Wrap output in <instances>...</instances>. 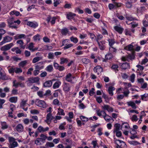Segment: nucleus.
<instances>
[{
  "label": "nucleus",
  "instance_id": "61",
  "mask_svg": "<svg viewBox=\"0 0 148 148\" xmlns=\"http://www.w3.org/2000/svg\"><path fill=\"white\" fill-rule=\"evenodd\" d=\"M60 2V0H54V6L56 7L59 4Z\"/></svg>",
  "mask_w": 148,
  "mask_h": 148
},
{
  "label": "nucleus",
  "instance_id": "28",
  "mask_svg": "<svg viewBox=\"0 0 148 148\" xmlns=\"http://www.w3.org/2000/svg\"><path fill=\"white\" fill-rule=\"evenodd\" d=\"M1 128L3 130L6 129L8 128V126L5 122H1Z\"/></svg>",
  "mask_w": 148,
  "mask_h": 148
},
{
  "label": "nucleus",
  "instance_id": "63",
  "mask_svg": "<svg viewBox=\"0 0 148 148\" xmlns=\"http://www.w3.org/2000/svg\"><path fill=\"white\" fill-rule=\"evenodd\" d=\"M96 101L99 103H100L102 102V101L101 97H96Z\"/></svg>",
  "mask_w": 148,
  "mask_h": 148
},
{
  "label": "nucleus",
  "instance_id": "22",
  "mask_svg": "<svg viewBox=\"0 0 148 148\" xmlns=\"http://www.w3.org/2000/svg\"><path fill=\"white\" fill-rule=\"evenodd\" d=\"M71 73H69L66 76V80L68 82L72 83V80L71 78Z\"/></svg>",
  "mask_w": 148,
  "mask_h": 148
},
{
  "label": "nucleus",
  "instance_id": "52",
  "mask_svg": "<svg viewBox=\"0 0 148 148\" xmlns=\"http://www.w3.org/2000/svg\"><path fill=\"white\" fill-rule=\"evenodd\" d=\"M80 118L82 121H87L88 120V118L83 116H81Z\"/></svg>",
  "mask_w": 148,
  "mask_h": 148
},
{
  "label": "nucleus",
  "instance_id": "57",
  "mask_svg": "<svg viewBox=\"0 0 148 148\" xmlns=\"http://www.w3.org/2000/svg\"><path fill=\"white\" fill-rule=\"evenodd\" d=\"M72 125H69V130L67 131V133L68 134H72V132L71 130L72 129Z\"/></svg>",
  "mask_w": 148,
  "mask_h": 148
},
{
  "label": "nucleus",
  "instance_id": "6",
  "mask_svg": "<svg viewBox=\"0 0 148 148\" xmlns=\"http://www.w3.org/2000/svg\"><path fill=\"white\" fill-rule=\"evenodd\" d=\"M12 40V38L9 36H5L3 38V40L0 42V45H2L5 43L10 42Z\"/></svg>",
  "mask_w": 148,
  "mask_h": 148
},
{
  "label": "nucleus",
  "instance_id": "11",
  "mask_svg": "<svg viewBox=\"0 0 148 148\" xmlns=\"http://www.w3.org/2000/svg\"><path fill=\"white\" fill-rule=\"evenodd\" d=\"M121 127V125L118 123H116L114 125V128L113 131L114 133H115V132L119 131Z\"/></svg>",
  "mask_w": 148,
  "mask_h": 148
},
{
  "label": "nucleus",
  "instance_id": "17",
  "mask_svg": "<svg viewBox=\"0 0 148 148\" xmlns=\"http://www.w3.org/2000/svg\"><path fill=\"white\" fill-rule=\"evenodd\" d=\"M18 144L17 142H12L8 144L9 148H14L18 146Z\"/></svg>",
  "mask_w": 148,
  "mask_h": 148
},
{
  "label": "nucleus",
  "instance_id": "45",
  "mask_svg": "<svg viewBox=\"0 0 148 148\" xmlns=\"http://www.w3.org/2000/svg\"><path fill=\"white\" fill-rule=\"evenodd\" d=\"M112 57V55L111 53H109L105 55V58L107 60H110Z\"/></svg>",
  "mask_w": 148,
  "mask_h": 148
},
{
  "label": "nucleus",
  "instance_id": "32",
  "mask_svg": "<svg viewBox=\"0 0 148 148\" xmlns=\"http://www.w3.org/2000/svg\"><path fill=\"white\" fill-rule=\"evenodd\" d=\"M27 63V60H25L23 61H22L21 62L18 64V65L20 67H24V66H25L26 65Z\"/></svg>",
  "mask_w": 148,
  "mask_h": 148
},
{
  "label": "nucleus",
  "instance_id": "19",
  "mask_svg": "<svg viewBox=\"0 0 148 148\" xmlns=\"http://www.w3.org/2000/svg\"><path fill=\"white\" fill-rule=\"evenodd\" d=\"M115 88L112 86H110L109 87L108 89V91L109 94L111 96L113 95V91L114 90Z\"/></svg>",
  "mask_w": 148,
  "mask_h": 148
},
{
  "label": "nucleus",
  "instance_id": "26",
  "mask_svg": "<svg viewBox=\"0 0 148 148\" xmlns=\"http://www.w3.org/2000/svg\"><path fill=\"white\" fill-rule=\"evenodd\" d=\"M61 84V82L60 81L56 82L53 84V87L54 89H56L58 88Z\"/></svg>",
  "mask_w": 148,
  "mask_h": 148
},
{
  "label": "nucleus",
  "instance_id": "15",
  "mask_svg": "<svg viewBox=\"0 0 148 148\" xmlns=\"http://www.w3.org/2000/svg\"><path fill=\"white\" fill-rule=\"evenodd\" d=\"M49 129V128L48 127H47L45 128H44L40 126L37 129L40 132H45L47 131Z\"/></svg>",
  "mask_w": 148,
  "mask_h": 148
},
{
  "label": "nucleus",
  "instance_id": "39",
  "mask_svg": "<svg viewBox=\"0 0 148 148\" xmlns=\"http://www.w3.org/2000/svg\"><path fill=\"white\" fill-rule=\"evenodd\" d=\"M103 117L105 120L108 122L110 120L112 119V118L108 114L106 115V116H103Z\"/></svg>",
  "mask_w": 148,
  "mask_h": 148
},
{
  "label": "nucleus",
  "instance_id": "37",
  "mask_svg": "<svg viewBox=\"0 0 148 148\" xmlns=\"http://www.w3.org/2000/svg\"><path fill=\"white\" fill-rule=\"evenodd\" d=\"M129 127H130L129 124L126 122L123 123L121 126V128L122 127H125L126 129L128 128Z\"/></svg>",
  "mask_w": 148,
  "mask_h": 148
},
{
  "label": "nucleus",
  "instance_id": "5",
  "mask_svg": "<svg viewBox=\"0 0 148 148\" xmlns=\"http://www.w3.org/2000/svg\"><path fill=\"white\" fill-rule=\"evenodd\" d=\"M13 45V44L12 43H10L0 48V50L1 51H8L10 49Z\"/></svg>",
  "mask_w": 148,
  "mask_h": 148
},
{
  "label": "nucleus",
  "instance_id": "51",
  "mask_svg": "<svg viewBox=\"0 0 148 148\" xmlns=\"http://www.w3.org/2000/svg\"><path fill=\"white\" fill-rule=\"evenodd\" d=\"M8 139L9 143H12V142H15V139L12 137L9 136Z\"/></svg>",
  "mask_w": 148,
  "mask_h": 148
},
{
  "label": "nucleus",
  "instance_id": "36",
  "mask_svg": "<svg viewBox=\"0 0 148 148\" xmlns=\"http://www.w3.org/2000/svg\"><path fill=\"white\" fill-rule=\"evenodd\" d=\"M141 99L142 100L147 101L148 99V94H145L144 95H141Z\"/></svg>",
  "mask_w": 148,
  "mask_h": 148
},
{
  "label": "nucleus",
  "instance_id": "23",
  "mask_svg": "<svg viewBox=\"0 0 148 148\" xmlns=\"http://www.w3.org/2000/svg\"><path fill=\"white\" fill-rule=\"evenodd\" d=\"M76 14L71 12H68L66 14V18H73L76 16Z\"/></svg>",
  "mask_w": 148,
  "mask_h": 148
},
{
  "label": "nucleus",
  "instance_id": "21",
  "mask_svg": "<svg viewBox=\"0 0 148 148\" xmlns=\"http://www.w3.org/2000/svg\"><path fill=\"white\" fill-rule=\"evenodd\" d=\"M114 28L115 30L120 34H121L123 30V28L117 26H114Z\"/></svg>",
  "mask_w": 148,
  "mask_h": 148
},
{
  "label": "nucleus",
  "instance_id": "14",
  "mask_svg": "<svg viewBox=\"0 0 148 148\" xmlns=\"http://www.w3.org/2000/svg\"><path fill=\"white\" fill-rule=\"evenodd\" d=\"M102 108L104 110H106L109 112H112L113 111V108L110 107L108 105H104L102 106Z\"/></svg>",
  "mask_w": 148,
  "mask_h": 148
},
{
  "label": "nucleus",
  "instance_id": "30",
  "mask_svg": "<svg viewBox=\"0 0 148 148\" xmlns=\"http://www.w3.org/2000/svg\"><path fill=\"white\" fill-rule=\"evenodd\" d=\"M45 70L49 72H51L53 70V68L52 65H48L46 68Z\"/></svg>",
  "mask_w": 148,
  "mask_h": 148
},
{
  "label": "nucleus",
  "instance_id": "34",
  "mask_svg": "<svg viewBox=\"0 0 148 148\" xmlns=\"http://www.w3.org/2000/svg\"><path fill=\"white\" fill-rule=\"evenodd\" d=\"M68 61V59L64 58H60V64H62L65 63H67Z\"/></svg>",
  "mask_w": 148,
  "mask_h": 148
},
{
  "label": "nucleus",
  "instance_id": "64",
  "mask_svg": "<svg viewBox=\"0 0 148 148\" xmlns=\"http://www.w3.org/2000/svg\"><path fill=\"white\" fill-rule=\"evenodd\" d=\"M115 133L116 136L118 137H120L122 136L121 132L120 131L115 132Z\"/></svg>",
  "mask_w": 148,
  "mask_h": 148
},
{
  "label": "nucleus",
  "instance_id": "60",
  "mask_svg": "<svg viewBox=\"0 0 148 148\" xmlns=\"http://www.w3.org/2000/svg\"><path fill=\"white\" fill-rule=\"evenodd\" d=\"M5 102L4 99H0V109L3 108L2 105Z\"/></svg>",
  "mask_w": 148,
  "mask_h": 148
},
{
  "label": "nucleus",
  "instance_id": "13",
  "mask_svg": "<svg viewBox=\"0 0 148 148\" xmlns=\"http://www.w3.org/2000/svg\"><path fill=\"white\" fill-rule=\"evenodd\" d=\"M146 10L144 6H142L138 8L137 9V13L140 14H142Z\"/></svg>",
  "mask_w": 148,
  "mask_h": 148
},
{
  "label": "nucleus",
  "instance_id": "35",
  "mask_svg": "<svg viewBox=\"0 0 148 148\" xmlns=\"http://www.w3.org/2000/svg\"><path fill=\"white\" fill-rule=\"evenodd\" d=\"M128 142L130 145H136L140 144L139 142L136 141H129Z\"/></svg>",
  "mask_w": 148,
  "mask_h": 148
},
{
  "label": "nucleus",
  "instance_id": "20",
  "mask_svg": "<svg viewBox=\"0 0 148 148\" xmlns=\"http://www.w3.org/2000/svg\"><path fill=\"white\" fill-rule=\"evenodd\" d=\"M16 130L18 132H23V127L21 124H19L16 127Z\"/></svg>",
  "mask_w": 148,
  "mask_h": 148
},
{
  "label": "nucleus",
  "instance_id": "54",
  "mask_svg": "<svg viewBox=\"0 0 148 148\" xmlns=\"http://www.w3.org/2000/svg\"><path fill=\"white\" fill-rule=\"evenodd\" d=\"M43 67L44 66H40L38 65H35V69L40 71V70L42 69L43 68Z\"/></svg>",
  "mask_w": 148,
  "mask_h": 148
},
{
  "label": "nucleus",
  "instance_id": "43",
  "mask_svg": "<svg viewBox=\"0 0 148 148\" xmlns=\"http://www.w3.org/2000/svg\"><path fill=\"white\" fill-rule=\"evenodd\" d=\"M133 46L131 45H130L126 46L125 47V49L129 51H132L133 49Z\"/></svg>",
  "mask_w": 148,
  "mask_h": 148
},
{
  "label": "nucleus",
  "instance_id": "41",
  "mask_svg": "<svg viewBox=\"0 0 148 148\" xmlns=\"http://www.w3.org/2000/svg\"><path fill=\"white\" fill-rule=\"evenodd\" d=\"M109 51L111 53H115L116 52L117 49L113 47V46H111L109 47Z\"/></svg>",
  "mask_w": 148,
  "mask_h": 148
},
{
  "label": "nucleus",
  "instance_id": "12",
  "mask_svg": "<svg viewBox=\"0 0 148 148\" xmlns=\"http://www.w3.org/2000/svg\"><path fill=\"white\" fill-rule=\"evenodd\" d=\"M64 90L66 92H68L70 90V89L69 84V83L65 82L64 83Z\"/></svg>",
  "mask_w": 148,
  "mask_h": 148
},
{
  "label": "nucleus",
  "instance_id": "9",
  "mask_svg": "<svg viewBox=\"0 0 148 148\" xmlns=\"http://www.w3.org/2000/svg\"><path fill=\"white\" fill-rule=\"evenodd\" d=\"M27 25L29 26L34 28H35L38 26V23L35 21H27Z\"/></svg>",
  "mask_w": 148,
  "mask_h": 148
},
{
  "label": "nucleus",
  "instance_id": "29",
  "mask_svg": "<svg viewBox=\"0 0 148 148\" xmlns=\"http://www.w3.org/2000/svg\"><path fill=\"white\" fill-rule=\"evenodd\" d=\"M128 105L129 106H131L132 108L134 109L136 108V107L135 103L132 101L127 102Z\"/></svg>",
  "mask_w": 148,
  "mask_h": 148
},
{
  "label": "nucleus",
  "instance_id": "10",
  "mask_svg": "<svg viewBox=\"0 0 148 148\" xmlns=\"http://www.w3.org/2000/svg\"><path fill=\"white\" fill-rule=\"evenodd\" d=\"M103 69L99 66H98L95 67L93 69V70L95 73H97L98 75L103 71Z\"/></svg>",
  "mask_w": 148,
  "mask_h": 148
},
{
  "label": "nucleus",
  "instance_id": "24",
  "mask_svg": "<svg viewBox=\"0 0 148 148\" xmlns=\"http://www.w3.org/2000/svg\"><path fill=\"white\" fill-rule=\"evenodd\" d=\"M42 57H37L34 58L32 60V62L35 63L39 61L40 60H42Z\"/></svg>",
  "mask_w": 148,
  "mask_h": 148
},
{
  "label": "nucleus",
  "instance_id": "53",
  "mask_svg": "<svg viewBox=\"0 0 148 148\" xmlns=\"http://www.w3.org/2000/svg\"><path fill=\"white\" fill-rule=\"evenodd\" d=\"M31 113L32 114H37L39 113V112L36 109L32 110L30 111Z\"/></svg>",
  "mask_w": 148,
  "mask_h": 148
},
{
  "label": "nucleus",
  "instance_id": "46",
  "mask_svg": "<svg viewBox=\"0 0 148 148\" xmlns=\"http://www.w3.org/2000/svg\"><path fill=\"white\" fill-rule=\"evenodd\" d=\"M22 72V70L20 68L15 67V72L16 73H19Z\"/></svg>",
  "mask_w": 148,
  "mask_h": 148
},
{
  "label": "nucleus",
  "instance_id": "1",
  "mask_svg": "<svg viewBox=\"0 0 148 148\" xmlns=\"http://www.w3.org/2000/svg\"><path fill=\"white\" fill-rule=\"evenodd\" d=\"M8 26L10 28H12L17 29V27L16 23H17V24H19L21 22L19 20L17 21H14L12 19H8L7 20Z\"/></svg>",
  "mask_w": 148,
  "mask_h": 148
},
{
  "label": "nucleus",
  "instance_id": "62",
  "mask_svg": "<svg viewBox=\"0 0 148 148\" xmlns=\"http://www.w3.org/2000/svg\"><path fill=\"white\" fill-rule=\"evenodd\" d=\"M33 70V69L32 68H31L29 69L27 71V75H32V72Z\"/></svg>",
  "mask_w": 148,
  "mask_h": 148
},
{
  "label": "nucleus",
  "instance_id": "42",
  "mask_svg": "<svg viewBox=\"0 0 148 148\" xmlns=\"http://www.w3.org/2000/svg\"><path fill=\"white\" fill-rule=\"evenodd\" d=\"M70 39L71 41L75 43H77L78 41V39L77 38L74 37L73 36L71 37Z\"/></svg>",
  "mask_w": 148,
  "mask_h": 148
},
{
  "label": "nucleus",
  "instance_id": "2",
  "mask_svg": "<svg viewBox=\"0 0 148 148\" xmlns=\"http://www.w3.org/2000/svg\"><path fill=\"white\" fill-rule=\"evenodd\" d=\"M39 80L40 78L38 77H29L28 78L27 80V82H28L27 85L28 86H30L31 85V84L36 83L39 84Z\"/></svg>",
  "mask_w": 148,
  "mask_h": 148
},
{
  "label": "nucleus",
  "instance_id": "40",
  "mask_svg": "<svg viewBox=\"0 0 148 148\" xmlns=\"http://www.w3.org/2000/svg\"><path fill=\"white\" fill-rule=\"evenodd\" d=\"M118 67L119 66L117 65L113 64L111 68L115 70V72L116 73L117 72L119 71V70L118 69Z\"/></svg>",
  "mask_w": 148,
  "mask_h": 148
},
{
  "label": "nucleus",
  "instance_id": "38",
  "mask_svg": "<svg viewBox=\"0 0 148 148\" xmlns=\"http://www.w3.org/2000/svg\"><path fill=\"white\" fill-rule=\"evenodd\" d=\"M20 12H19L16 11H11L10 12V14L11 15H15L16 16H18L20 15Z\"/></svg>",
  "mask_w": 148,
  "mask_h": 148
},
{
  "label": "nucleus",
  "instance_id": "48",
  "mask_svg": "<svg viewBox=\"0 0 148 148\" xmlns=\"http://www.w3.org/2000/svg\"><path fill=\"white\" fill-rule=\"evenodd\" d=\"M103 37L101 34H99L97 36V38L95 39L97 42H99V40H101Z\"/></svg>",
  "mask_w": 148,
  "mask_h": 148
},
{
  "label": "nucleus",
  "instance_id": "8",
  "mask_svg": "<svg viewBox=\"0 0 148 148\" xmlns=\"http://www.w3.org/2000/svg\"><path fill=\"white\" fill-rule=\"evenodd\" d=\"M53 65L56 69L60 71H63L65 69V68L64 66L60 65L57 63L54 62Z\"/></svg>",
  "mask_w": 148,
  "mask_h": 148
},
{
  "label": "nucleus",
  "instance_id": "59",
  "mask_svg": "<svg viewBox=\"0 0 148 148\" xmlns=\"http://www.w3.org/2000/svg\"><path fill=\"white\" fill-rule=\"evenodd\" d=\"M0 79L3 80H5L6 79L5 76L4 74L0 72Z\"/></svg>",
  "mask_w": 148,
  "mask_h": 148
},
{
  "label": "nucleus",
  "instance_id": "18",
  "mask_svg": "<svg viewBox=\"0 0 148 148\" xmlns=\"http://www.w3.org/2000/svg\"><path fill=\"white\" fill-rule=\"evenodd\" d=\"M122 69L125 70L127 68H130V66L129 63L126 62L123 63L121 65Z\"/></svg>",
  "mask_w": 148,
  "mask_h": 148
},
{
  "label": "nucleus",
  "instance_id": "27",
  "mask_svg": "<svg viewBox=\"0 0 148 148\" xmlns=\"http://www.w3.org/2000/svg\"><path fill=\"white\" fill-rule=\"evenodd\" d=\"M17 100V97H11L9 99V101L11 103H16Z\"/></svg>",
  "mask_w": 148,
  "mask_h": 148
},
{
  "label": "nucleus",
  "instance_id": "7",
  "mask_svg": "<svg viewBox=\"0 0 148 148\" xmlns=\"http://www.w3.org/2000/svg\"><path fill=\"white\" fill-rule=\"evenodd\" d=\"M99 45V47L101 50H104L106 47L105 45L106 42L104 40H102L100 42H97Z\"/></svg>",
  "mask_w": 148,
  "mask_h": 148
},
{
  "label": "nucleus",
  "instance_id": "47",
  "mask_svg": "<svg viewBox=\"0 0 148 148\" xmlns=\"http://www.w3.org/2000/svg\"><path fill=\"white\" fill-rule=\"evenodd\" d=\"M45 146L47 147H54V145L52 143L47 142L45 145Z\"/></svg>",
  "mask_w": 148,
  "mask_h": 148
},
{
  "label": "nucleus",
  "instance_id": "4",
  "mask_svg": "<svg viewBox=\"0 0 148 148\" xmlns=\"http://www.w3.org/2000/svg\"><path fill=\"white\" fill-rule=\"evenodd\" d=\"M134 53L135 52L132 51V54H129L126 57L123 56L121 58L122 60L124 61H129L130 60L134 59L135 58Z\"/></svg>",
  "mask_w": 148,
  "mask_h": 148
},
{
  "label": "nucleus",
  "instance_id": "56",
  "mask_svg": "<svg viewBox=\"0 0 148 148\" xmlns=\"http://www.w3.org/2000/svg\"><path fill=\"white\" fill-rule=\"evenodd\" d=\"M11 95H15L18 94V90L16 89H15L13 88V90H12L11 92Z\"/></svg>",
  "mask_w": 148,
  "mask_h": 148
},
{
  "label": "nucleus",
  "instance_id": "25",
  "mask_svg": "<svg viewBox=\"0 0 148 148\" xmlns=\"http://www.w3.org/2000/svg\"><path fill=\"white\" fill-rule=\"evenodd\" d=\"M69 32L68 29L66 27L61 30V33L63 35H66Z\"/></svg>",
  "mask_w": 148,
  "mask_h": 148
},
{
  "label": "nucleus",
  "instance_id": "50",
  "mask_svg": "<svg viewBox=\"0 0 148 148\" xmlns=\"http://www.w3.org/2000/svg\"><path fill=\"white\" fill-rule=\"evenodd\" d=\"M82 60L83 62L85 64H88L90 62V60L88 59L83 58Z\"/></svg>",
  "mask_w": 148,
  "mask_h": 148
},
{
  "label": "nucleus",
  "instance_id": "49",
  "mask_svg": "<svg viewBox=\"0 0 148 148\" xmlns=\"http://www.w3.org/2000/svg\"><path fill=\"white\" fill-rule=\"evenodd\" d=\"M58 113L59 115H62L64 116L65 115V113L64 112V110L62 109L58 108Z\"/></svg>",
  "mask_w": 148,
  "mask_h": 148
},
{
  "label": "nucleus",
  "instance_id": "33",
  "mask_svg": "<svg viewBox=\"0 0 148 148\" xmlns=\"http://www.w3.org/2000/svg\"><path fill=\"white\" fill-rule=\"evenodd\" d=\"M109 42V45L110 47L112 46V45L115 43V42L114 39H109L108 40Z\"/></svg>",
  "mask_w": 148,
  "mask_h": 148
},
{
  "label": "nucleus",
  "instance_id": "3",
  "mask_svg": "<svg viewBox=\"0 0 148 148\" xmlns=\"http://www.w3.org/2000/svg\"><path fill=\"white\" fill-rule=\"evenodd\" d=\"M35 103L36 105L43 108H46L47 106V104L45 101L38 99H36Z\"/></svg>",
  "mask_w": 148,
  "mask_h": 148
},
{
  "label": "nucleus",
  "instance_id": "16",
  "mask_svg": "<svg viewBox=\"0 0 148 148\" xmlns=\"http://www.w3.org/2000/svg\"><path fill=\"white\" fill-rule=\"evenodd\" d=\"M52 82L51 80H48L46 81L43 84L44 87H50L51 86Z\"/></svg>",
  "mask_w": 148,
  "mask_h": 148
},
{
  "label": "nucleus",
  "instance_id": "44",
  "mask_svg": "<svg viewBox=\"0 0 148 148\" xmlns=\"http://www.w3.org/2000/svg\"><path fill=\"white\" fill-rule=\"evenodd\" d=\"M53 118V116H52V114L51 113H49L46 116V119L47 120H50L51 121Z\"/></svg>",
  "mask_w": 148,
  "mask_h": 148
},
{
  "label": "nucleus",
  "instance_id": "58",
  "mask_svg": "<svg viewBox=\"0 0 148 148\" xmlns=\"http://www.w3.org/2000/svg\"><path fill=\"white\" fill-rule=\"evenodd\" d=\"M54 57V53H53L50 52L48 54V58L49 59H53Z\"/></svg>",
  "mask_w": 148,
  "mask_h": 148
},
{
  "label": "nucleus",
  "instance_id": "31",
  "mask_svg": "<svg viewBox=\"0 0 148 148\" xmlns=\"http://www.w3.org/2000/svg\"><path fill=\"white\" fill-rule=\"evenodd\" d=\"M15 68L13 66L11 67L10 66H9L8 68V69L9 73H14L15 72Z\"/></svg>",
  "mask_w": 148,
  "mask_h": 148
},
{
  "label": "nucleus",
  "instance_id": "55",
  "mask_svg": "<svg viewBox=\"0 0 148 148\" xmlns=\"http://www.w3.org/2000/svg\"><path fill=\"white\" fill-rule=\"evenodd\" d=\"M53 103L55 105H57L58 106L60 105V102L59 100L57 99H54L53 101Z\"/></svg>",
  "mask_w": 148,
  "mask_h": 148
}]
</instances>
